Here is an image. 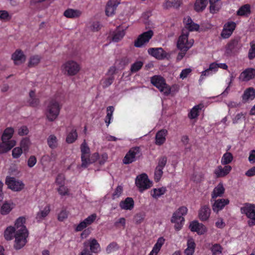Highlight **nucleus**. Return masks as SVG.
Masks as SVG:
<instances>
[{"instance_id":"obj_1","label":"nucleus","mask_w":255,"mask_h":255,"mask_svg":"<svg viewBox=\"0 0 255 255\" xmlns=\"http://www.w3.org/2000/svg\"><path fill=\"white\" fill-rule=\"evenodd\" d=\"M187 211L186 207L182 206L173 213L171 222L175 224L174 228L176 231H179L182 229L185 221L183 216L187 214Z\"/></svg>"},{"instance_id":"obj_2","label":"nucleus","mask_w":255,"mask_h":255,"mask_svg":"<svg viewBox=\"0 0 255 255\" xmlns=\"http://www.w3.org/2000/svg\"><path fill=\"white\" fill-rule=\"evenodd\" d=\"M151 83L165 96L169 95L171 92V88L168 86L163 77L160 75H154L150 79Z\"/></svg>"},{"instance_id":"obj_3","label":"nucleus","mask_w":255,"mask_h":255,"mask_svg":"<svg viewBox=\"0 0 255 255\" xmlns=\"http://www.w3.org/2000/svg\"><path fill=\"white\" fill-rule=\"evenodd\" d=\"M23 230H16L14 234V244L13 248L16 250L22 249L27 243L28 231L26 227H22Z\"/></svg>"},{"instance_id":"obj_4","label":"nucleus","mask_w":255,"mask_h":255,"mask_svg":"<svg viewBox=\"0 0 255 255\" xmlns=\"http://www.w3.org/2000/svg\"><path fill=\"white\" fill-rule=\"evenodd\" d=\"M60 110L59 103L55 100H51L47 105L46 115L50 122L54 121L58 116Z\"/></svg>"},{"instance_id":"obj_5","label":"nucleus","mask_w":255,"mask_h":255,"mask_svg":"<svg viewBox=\"0 0 255 255\" xmlns=\"http://www.w3.org/2000/svg\"><path fill=\"white\" fill-rule=\"evenodd\" d=\"M189 32L185 29H182V34L179 37L177 43V47L179 49H183L184 51H188L194 43L193 39L188 40Z\"/></svg>"},{"instance_id":"obj_6","label":"nucleus","mask_w":255,"mask_h":255,"mask_svg":"<svg viewBox=\"0 0 255 255\" xmlns=\"http://www.w3.org/2000/svg\"><path fill=\"white\" fill-rule=\"evenodd\" d=\"M241 211L250 219L248 221L250 226L255 225V205L246 203L245 206L241 208Z\"/></svg>"},{"instance_id":"obj_7","label":"nucleus","mask_w":255,"mask_h":255,"mask_svg":"<svg viewBox=\"0 0 255 255\" xmlns=\"http://www.w3.org/2000/svg\"><path fill=\"white\" fill-rule=\"evenodd\" d=\"M151 184L152 183L149 181L145 173H142L137 176L135 179V184L140 192L149 188L151 186Z\"/></svg>"},{"instance_id":"obj_8","label":"nucleus","mask_w":255,"mask_h":255,"mask_svg":"<svg viewBox=\"0 0 255 255\" xmlns=\"http://www.w3.org/2000/svg\"><path fill=\"white\" fill-rule=\"evenodd\" d=\"M240 37H237L232 40L227 44L226 47L225 54L227 56H232L236 53L241 46L239 44Z\"/></svg>"},{"instance_id":"obj_9","label":"nucleus","mask_w":255,"mask_h":255,"mask_svg":"<svg viewBox=\"0 0 255 255\" xmlns=\"http://www.w3.org/2000/svg\"><path fill=\"white\" fill-rule=\"evenodd\" d=\"M140 150L139 147L130 148L124 157L123 162L125 164H128L136 160V157H139Z\"/></svg>"},{"instance_id":"obj_10","label":"nucleus","mask_w":255,"mask_h":255,"mask_svg":"<svg viewBox=\"0 0 255 255\" xmlns=\"http://www.w3.org/2000/svg\"><path fill=\"white\" fill-rule=\"evenodd\" d=\"M153 35V32L149 30L140 34L137 38L134 41V46L136 47H141L144 44L149 42V40Z\"/></svg>"},{"instance_id":"obj_11","label":"nucleus","mask_w":255,"mask_h":255,"mask_svg":"<svg viewBox=\"0 0 255 255\" xmlns=\"http://www.w3.org/2000/svg\"><path fill=\"white\" fill-rule=\"evenodd\" d=\"M5 184L8 188L14 191H19L23 189L24 185L22 181H18L14 177H7Z\"/></svg>"},{"instance_id":"obj_12","label":"nucleus","mask_w":255,"mask_h":255,"mask_svg":"<svg viewBox=\"0 0 255 255\" xmlns=\"http://www.w3.org/2000/svg\"><path fill=\"white\" fill-rule=\"evenodd\" d=\"M65 72L69 76L75 75L80 70L79 65L75 61H69L65 63L63 66Z\"/></svg>"},{"instance_id":"obj_13","label":"nucleus","mask_w":255,"mask_h":255,"mask_svg":"<svg viewBox=\"0 0 255 255\" xmlns=\"http://www.w3.org/2000/svg\"><path fill=\"white\" fill-rule=\"evenodd\" d=\"M236 24L233 21L228 22L225 24L221 36L225 39L228 38L232 34L235 29Z\"/></svg>"},{"instance_id":"obj_14","label":"nucleus","mask_w":255,"mask_h":255,"mask_svg":"<svg viewBox=\"0 0 255 255\" xmlns=\"http://www.w3.org/2000/svg\"><path fill=\"white\" fill-rule=\"evenodd\" d=\"M81 167L83 168H86L87 158L90 156V148L88 147L85 140L82 143L81 145Z\"/></svg>"},{"instance_id":"obj_15","label":"nucleus","mask_w":255,"mask_h":255,"mask_svg":"<svg viewBox=\"0 0 255 255\" xmlns=\"http://www.w3.org/2000/svg\"><path fill=\"white\" fill-rule=\"evenodd\" d=\"M189 228L192 232H196L198 235H203L207 232L206 227L196 220L191 222Z\"/></svg>"},{"instance_id":"obj_16","label":"nucleus","mask_w":255,"mask_h":255,"mask_svg":"<svg viewBox=\"0 0 255 255\" xmlns=\"http://www.w3.org/2000/svg\"><path fill=\"white\" fill-rule=\"evenodd\" d=\"M148 53L157 59L161 60L165 58L167 53L162 48H150L148 49Z\"/></svg>"},{"instance_id":"obj_17","label":"nucleus","mask_w":255,"mask_h":255,"mask_svg":"<svg viewBox=\"0 0 255 255\" xmlns=\"http://www.w3.org/2000/svg\"><path fill=\"white\" fill-rule=\"evenodd\" d=\"M11 59L15 65L24 63L26 60V56L20 49H17L11 55Z\"/></svg>"},{"instance_id":"obj_18","label":"nucleus","mask_w":255,"mask_h":255,"mask_svg":"<svg viewBox=\"0 0 255 255\" xmlns=\"http://www.w3.org/2000/svg\"><path fill=\"white\" fill-rule=\"evenodd\" d=\"M120 3L118 0H110L107 2L106 8V14L108 16H112L115 14L117 7Z\"/></svg>"},{"instance_id":"obj_19","label":"nucleus","mask_w":255,"mask_h":255,"mask_svg":"<svg viewBox=\"0 0 255 255\" xmlns=\"http://www.w3.org/2000/svg\"><path fill=\"white\" fill-rule=\"evenodd\" d=\"M255 76V69L250 68L246 69L240 74L239 79L243 81H248Z\"/></svg>"},{"instance_id":"obj_20","label":"nucleus","mask_w":255,"mask_h":255,"mask_svg":"<svg viewBox=\"0 0 255 255\" xmlns=\"http://www.w3.org/2000/svg\"><path fill=\"white\" fill-rule=\"evenodd\" d=\"M211 210L208 206L204 205L199 211L198 217L202 221H207L210 215Z\"/></svg>"},{"instance_id":"obj_21","label":"nucleus","mask_w":255,"mask_h":255,"mask_svg":"<svg viewBox=\"0 0 255 255\" xmlns=\"http://www.w3.org/2000/svg\"><path fill=\"white\" fill-rule=\"evenodd\" d=\"M229 203V200L228 199H220L215 201L213 205L212 208L214 212H218L222 210L225 205Z\"/></svg>"},{"instance_id":"obj_22","label":"nucleus","mask_w":255,"mask_h":255,"mask_svg":"<svg viewBox=\"0 0 255 255\" xmlns=\"http://www.w3.org/2000/svg\"><path fill=\"white\" fill-rule=\"evenodd\" d=\"M120 206L122 209L131 210L134 207V201L132 198L127 197L120 203Z\"/></svg>"},{"instance_id":"obj_23","label":"nucleus","mask_w":255,"mask_h":255,"mask_svg":"<svg viewBox=\"0 0 255 255\" xmlns=\"http://www.w3.org/2000/svg\"><path fill=\"white\" fill-rule=\"evenodd\" d=\"M167 133V131L166 129H161L157 132L155 136V143L157 145H161L164 143Z\"/></svg>"},{"instance_id":"obj_24","label":"nucleus","mask_w":255,"mask_h":255,"mask_svg":"<svg viewBox=\"0 0 255 255\" xmlns=\"http://www.w3.org/2000/svg\"><path fill=\"white\" fill-rule=\"evenodd\" d=\"M225 192V188L222 183H220L214 189L212 193V198H216L218 197H222Z\"/></svg>"},{"instance_id":"obj_25","label":"nucleus","mask_w":255,"mask_h":255,"mask_svg":"<svg viewBox=\"0 0 255 255\" xmlns=\"http://www.w3.org/2000/svg\"><path fill=\"white\" fill-rule=\"evenodd\" d=\"M242 98L244 103L249 99L253 100L255 98V90L252 87L248 88L244 92Z\"/></svg>"},{"instance_id":"obj_26","label":"nucleus","mask_w":255,"mask_h":255,"mask_svg":"<svg viewBox=\"0 0 255 255\" xmlns=\"http://www.w3.org/2000/svg\"><path fill=\"white\" fill-rule=\"evenodd\" d=\"M82 14V12L78 9L68 8L64 12V15L67 18H77Z\"/></svg>"},{"instance_id":"obj_27","label":"nucleus","mask_w":255,"mask_h":255,"mask_svg":"<svg viewBox=\"0 0 255 255\" xmlns=\"http://www.w3.org/2000/svg\"><path fill=\"white\" fill-rule=\"evenodd\" d=\"M14 130L12 128H6L1 136V140L2 142L5 143H8V142L13 141L12 140H10L12 137Z\"/></svg>"},{"instance_id":"obj_28","label":"nucleus","mask_w":255,"mask_h":255,"mask_svg":"<svg viewBox=\"0 0 255 255\" xmlns=\"http://www.w3.org/2000/svg\"><path fill=\"white\" fill-rule=\"evenodd\" d=\"M15 145V141H11L8 143L2 142L0 143V154L7 152Z\"/></svg>"},{"instance_id":"obj_29","label":"nucleus","mask_w":255,"mask_h":255,"mask_svg":"<svg viewBox=\"0 0 255 255\" xmlns=\"http://www.w3.org/2000/svg\"><path fill=\"white\" fill-rule=\"evenodd\" d=\"M195 243L192 238L189 239L187 241V248L184 251L185 255H193L195 249Z\"/></svg>"},{"instance_id":"obj_30","label":"nucleus","mask_w":255,"mask_h":255,"mask_svg":"<svg viewBox=\"0 0 255 255\" xmlns=\"http://www.w3.org/2000/svg\"><path fill=\"white\" fill-rule=\"evenodd\" d=\"M29 99L28 100V103L30 107H36L39 104V100L35 97V92L31 90L29 93Z\"/></svg>"},{"instance_id":"obj_31","label":"nucleus","mask_w":255,"mask_h":255,"mask_svg":"<svg viewBox=\"0 0 255 255\" xmlns=\"http://www.w3.org/2000/svg\"><path fill=\"white\" fill-rule=\"evenodd\" d=\"M204 107V105L202 104H200L198 105L194 106L188 115V117L191 119H193L197 118L199 115V111Z\"/></svg>"},{"instance_id":"obj_32","label":"nucleus","mask_w":255,"mask_h":255,"mask_svg":"<svg viewBox=\"0 0 255 255\" xmlns=\"http://www.w3.org/2000/svg\"><path fill=\"white\" fill-rule=\"evenodd\" d=\"M208 4V0H196L194 4V9L197 12L202 11Z\"/></svg>"},{"instance_id":"obj_33","label":"nucleus","mask_w":255,"mask_h":255,"mask_svg":"<svg viewBox=\"0 0 255 255\" xmlns=\"http://www.w3.org/2000/svg\"><path fill=\"white\" fill-rule=\"evenodd\" d=\"M15 228L12 226L8 227L4 231V237L7 241L11 240L16 233Z\"/></svg>"},{"instance_id":"obj_34","label":"nucleus","mask_w":255,"mask_h":255,"mask_svg":"<svg viewBox=\"0 0 255 255\" xmlns=\"http://www.w3.org/2000/svg\"><path fill=\"white\" fill-rule=\"evenodd\" d=\"M251 13V6L249 4L242 6L237 12L238 15L248 16Z\"/></svg>"},{"instance_id":"obj_35","label":"nucleus","mask_w":255,"mask_h":255,"mask_svg":"<svg viewBox=\"0 0 255 255\" xmlns=\"http://www.w3.org/2000/svg\"><path fill=\"white\" fill-rule=\"evenodd\" d=\"M13 207L8 202L5 201L1 206L0 213L2 215H7L12 210Z\"/></svg>"},{"instance_id":"obj_36","label":"nucleus","mask_w":255,"mask_h":255,"mask_svg":"<svg viewBox=\"0 0 255 255\" xmlns=\"http://www.w3.org/2000/svg\"><path fill=\"white\" fill-rule=\"evenodd\" d=\"M125 35V32L124 30H116L113 32L112 40L114 42H118L124 37Z\"/></svg>"},{"instance_id":"obj_37","label":"nucleus","mask_w":255,"mask_h":255,"mask_svg":"<svg viewBox=\"0 0 255 255\" xmlns=\"http://www.w3.org/2000/svg\"><path fill=\"white\" fill-rule=\"evenodd\" d=\"M89 244L90 249L91 252L94 253H97L100 251V245L95 239H93L90 240Z\"/></svg>"},{"instance_id":"obj_38","label":"nucleus","mask_w":255,"mask_h":255,"mask_svg":"<svg viewBox=\"0 0 255 255\" xmlns=\"http://www.w3.org/2000/svg\"><path fill=\"white\" fill-rule=\"evenodd\" d=\"M181 4V1L179 0H167L163 4L164 8L167 9L169 7H174L178 8Z\"/></svg>"},{"instance_id":"obj_39","label":"nucleus","mask_w":255,"mask_h":255,"mask_svg":"<svg viewBox=\"0 0 255 255\" xmlns=\"http://www.w3.org/2000/svg\"><path fill=\"white\" fill-rule=\"evenodd\" d=\"M166 191V189L165 187H162L158 189L154 188L151 190V194L154 198H157L163 195Z\"/></svg>"},{"instance_id":"obj_40","label":"nucleus","mask_w":255,"mask_h":255,"mask_svg":"<svg viewBox=\"0 0 255 255\" xmlns=\"http://www.w3.org/2000/svg\"><path fill=\"white\" fill-rule=\"evenodd\" d=\"M165 240L163 237L159 238L156 243L154 245L152 250V252L154 253L155 254H157L159 252L162 246L163 245L164 243Z\"/></svg>"},{"instance_id":"obj_41","label":"nucleus","mask_w":255,"mask_h":255,"mask_svg":"<svg viewBox=\"0 0 255 255\" xmlns=\"http://www.w3.org/2000/svg\"><path fill=\"white\" fill-rule=\"evenodd\" d=\"M50 212L49 207H46L43 210H41L38 212L36 214V219L38 221L43 219L46 217Z\"/></svg>"},{"instance_id":"obj_42","label":"nucleus","mask_w":255,"mask_h":255,"mask_svg":"<svg viewBox=\"0 0 255 255\" xmlns=\"http://www.w3.org/2000/svg\"><path fill=\"white\" fill-rule=\"evenodd\" d=\"M77 133L75 129H73L68 134L66 137V141L68 143L74 142L77 138Z\"/></svg>"},{"instance_id":"obj_43","label":"nucleus","mask_w":255,"mask_h":255,"mask_svg":"<svg viewBox=\"0 0 255 255\" xmlns=\"http://www.w3.org/2000/svg\"><path fill=\"white\" fill-rule=\"evenodd\" d=\"M41 57L38 55H34L31 57L28 63L29 67H32L36 66L40 61Z\"/></svg>"},{"instance_id":"obj_44","label":"nucleus","mask_w":255,"mask_h":255,"mask_svg":"<svg viewBox=\"0 0 255 255\" xmlns=\"http://www.w3.org/2000/svg\"><path fill=\"white\" fill-rule=\"evenodd\" d=\"M114 111V108L113 106H109L107 108V114L105 118V123H106L107 127L109 126L111 123V120L112 119Z\"/></svg>"},{"instance_id":"obj_45","label":"nucleus","mask_w":255,"mask_h":255,"mask_svg":"<svg viewBox=\"0 0 255 255\" xmlns=\"http://www.w3.org/2000/svg\"><path fill=\"white\" fill-rule=\"evenodd\" d=\"M233 159V156L232 154L230 152H227L223 155L221 162L223 164L226 165L231 162Z\"/></svg>"},{"instance_id":"obj_46","label":"nucleus","mask_w":255,"mask_h":255,"mask_svg":"<svg viewBox=\"0 0 255 255\" xmlns=\"http://www.w3.org/2000/svg\"><path fill=\"white\" fill-rule=\"evenodd\" d=\"M25 222V218L23 217H19L15 222V228L16 230H23L22 227H26L23 224Z\"/></svg>"},{"instance_id":"obj_47","label":"nucleus","mask_w":255,"mask_h":255,"mask_svg":"<svg viewBox=\"0 0 255 255\" xmlns=\"http://www.w3.org/2000/svg\"><path fill=\"white\" fill-rule=\"evenodd\" d=\"M47 142L50 148H55L57 145L56 137L54 135H50L47 139Z\"/></svg>"},{"instance_id":"obj_48","label":"nucleus","mask_w":255,"mask_h":255,"mask_svg":"<svg viewBox=\"0 0 255 255\" xmlns=\"http://www.w3.org/2000/svg\"><path fill=\"white\" fill-rule=\"evenodd\" d=\"M251 48L248 53V57L250 60H252L255 58V40L250 42Z\"/></svg>"},{"instance_id":"obj_49","label":"nucleus","mask_w":255,"mask_h":255,"mask_svg":"<svg viewBox=\"0 0 255 255\" xmlns=\"http://www.w3.org/2000/svg\"><path fill=\"white\" fill-rule=\"evenodd\" d=\"M143 62L140 61H136L132 64L130 67V71L134 73L139 71L143 66Z\"/></svg>"},{"instance_id":"obj_50","label":"nucleus","mask_w":255,"mask_h":255,"mask_svg":"<svg viewBox=\"0 0 255 255\" xmlns=\"http://www.w3.org/2000/svg\"><path fill=\"white\" fill-rule=\"evenodd\" d=\"M30 144V141L29 138H24L20 142V148L24 150V151H27Z\"/></svg>"},{"instance_id":"obj_51","label":"nucleus","mask_w":255,"mask_h":255,"mask_svg":"<svg viewBox=\"0 0 255 255\" xmlns=\"http://www.w3.org/2000/svg\"><path fill=\"white\" fill-rule=\"evenodd\" d=\"M200 26L199 24L194 23V22L189 24L187 26H185L183 29H185L189 31H198L199 29Z\"/></svg>"},{"instance_id":"obj_52","label":"nucleus","mask_w":255,"mask_h":255,"mask_svg":"<svg viewBox=\"0 0 255 255\" xmlns=\"http://www.w3.org/2000/svg\"><path fill=\"white\" fill-rule=\"evenodd\" d=\"M163 168H160L156 167L154 172V180L155 182H158L161 178L163 174Z\"/></svg>"},{"instance_id":"obj_53","label":"nucleus","mask_w":255,"mask_h":255,"mask_svg":"<svg viewBox=\"0 0 255 255\" xmlns=\"http://www.w3.org/2000/svg\"><path fill=\"white\" fill-rule=\"evenodd\" d=\"M223 248L222 247L218 244H214L211 248V251L213 255H217L222 253Z\"/></svg>"},{"instance_id":"obj_54","label":"nucleus","mask_w":255,"mask_h":255,"mask_svg":"<svg viewBox=\"0 0 255 255\" xmlns=\"http://www.w3.org/2000/svg\"><path fill=\"white\" fill-rule=\"evenodd\" d=\"M99 157V155L98 153H94L91 157L90 158V156L87 158L86 160L87 165L86 167H88L89 165L94 163Z\"/></svg>"},{"instance_id":"obj_55","label":"nucleus","mask_w":255,"mask_h":255,"mask_svg":"<svg viewBox=\"0 0 255 255\" xmlns=\"http://www.w3.org/2000/svg\"><path fill=\"white\" fill-rule=\"evenodd\" d=\"M119 248L118 245L115 243L113 242L108 245L106 249V251L108 254H110L115 251L118 250Z\"/></svg>"},{"instance_id":"obj_56","label":"nucleus","mask_w":255,"mask_h":255,"mask_svg":"<svg viewBox=\"0 0 255 255\" xmlns=\"http://www.w3.org/2000/svg\"><path fill=\"white\" fill-rule=\"evenodd\" d=\"M22 153V149L19 147H15L12 151V156L14 158H18Z\"/></svg>"},{"instance_id":"obj_57","label":"nucleus","mask_w":255,"mask_h":255,"mask_svg":"<svg viewBox=\"0 0 255 255\" xmlns=\"http://www.w3.org/2000/svg\"><path fill=\"white\" fill-rule=\"evenodd\" d=\"M214 173L216 174L217 178L224 177L226 175L224 171V169L221 166H218L217 167L214 171Z\"/></svg>"},{"instance_id":"obj_58","label":"nucleus","mask_w":255,"mask_h":255,"mask_svg":"<svg viewBox=\"0 0 255 255\" xmlns=\"http://www.w3.org/2000/svg\"><path fill=\"white\" fill-rule=\"evenodd\" d=\"M57 191L59 194L62 196L68 195L69 190L67 187L64 186V184L59 185V187L58 188Z\"/></svg>"},{"instance_id":"obj_59","label":"nucleus","mask_w":255,"mask_h":255,"mask_svg":"<svg viewBox=\"0 0 255 255\" xmlns=\"http://www.w3.org/2000/svg\"><path fill=\"white\" fill-rule=\"evenodd\" d=\"M115 78L114 76H110L109 77L105 79L103 82V87L107 88L110 86L113 82Z\"/></svg>"},{"instance_id":"obj_60","label":"nucleus","mask_w":255,"mask_h":255,"mask_svg":"<svg viewBox=\"0 0 255 255\" xmlns=\"http://www.w3.org/2000/svg\"><path fill=\"white\" fill-rule=\"evenodd\" d=\"M97 218V215L96 214H93L90 216H88L84 221L86 223L87 225H90L92 224Z\"/></svg>"},{"instance_id":"obj_61","label":"nucleus","mask_w":255,"mask_h":255,"mask_svg":"<svg viewBox=\"0 0 255 255\" xmlns=\"http://www.w3.org/2000/svg\"><path fill=\"white\" fill-rule=\"evenodd\" d=\"M37 162V159L34 155H31L29 157L27 160V165L29 167L31 168L33 167Z\"/></svg>"},{"instance_id":"obj_62","label":"nucleus","mask_w":255,"mask_h":255,"mask_svg":"<svg viewBox=\"0 0 255 255\" xmlns=\"http://www.w3.org/2000/svg\"><path fill=\"white\" fill-rule=\"evenodd\" d=\"M144 219V215L141 213H138L136 214L134 217V220L135 224H140Z\"/></svg>"},{"instance_id":"obj_63","label":"nucleus","mask_w":255,"mask_h":255,"mask_svg":"<svg viewBox=\"0 0 255 255\" xmlns=\"http://www.w3.org/2000/svg\"><path fill=\"white\" fill-rule=\"evenodd\" d=\"M11 18L6 10H0V19L2 20H9Z\"/></svg>"},{"instance_id":"obj_64","label":"nucleus","mask_w":255,"mask_h":255,"mask_svg":"<svg viewBox=\"0 0 255 255\" xmlns=\"http://www.w3.org/2000/svg\"><path fill=\"white\" fill-rule=\"evenodd\" d=\"M167 163V157L166 156L161 157L159 159L158 165L157 167L160 168H163Z\"/></svg>"}]
</instances>
